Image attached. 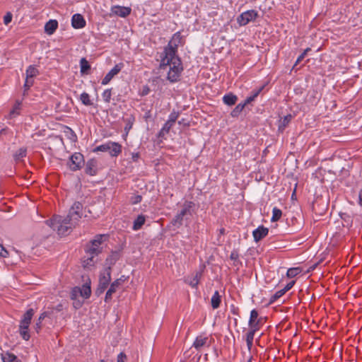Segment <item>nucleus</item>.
Listing matches in <instances>:
<instances>
[{
	"label": "nucleus",
	"mask_w": 362,
	"mask_h": 362,
	"mask_svg": "<svg viewBox=\"0 0 362 362\" xmlns=\"http://www.w3.org/2000/svg\"><path fill=\"white\" fill-rule=\"evenodd\" d=\"M223 100L225 104L228 105H235V103L237 102L238 98L233 93H229L223 96Z\"/></svg>",
	"instance_id": "obj_22"
},
{
	"label": "nucleus",
	"mask_w": 362,
	"mask_h": 362,
	"mask_svg": "<svg viewBox=\"0 0 362 362\" xmlns=\"http://www.w3.org/2000/svg\"><path fill=\"white\" fill-rule=\"evenodd\" d=\"M0 257L6 258L8 257V252L7 250L0 244Z\"/></svg>",
	"instance_id": "obj_44"
},
{
	"label": "nucleus",
	"mask_w": 362,
	"mask_h": 362,
	"mask_svg": "<svg viewBox=\"0 0 362 362\" xmlns=\"http://www.w3.org/2000/svg\"><path fill=\"white\" fill-rule=\"evenodd\" d=\"M83 163V156L81 153H75L70 157L68 165L72 171H76L82 168Z\"/></svg>",
	"instance_id": "obj_8"
},
{
	"label": "nucleus",
	"mask_w": 362,
	"mask_h": 362,
	"mask_svg": "<svg viewBox=\"0 0 362 362\" xmlns=\"http://www.w3.org/2000/svg\"><path fill=\"white\" fill-rule=\"evenodd\" d=\"M202 276L201 272H197L194 274L187 276L185 279V282L191 286L192 288H196L199 284V279Z\"/></svg>",
	"instance_id": "obj_15"
},
{
	"label": "nucleus",
	"mask_w": 362,
	"mask_h": 362,
	"mask_svg": "<svg viewBox=\"0 0 362 362\" xmlns=\"http://www.w3.org/2000/svg\"><path fill=\"white\" fill-rule=\"evenodd\" d=\"M125 358L126 356L124 354L120 353L117 356V362H124Z\"/></svg>",
	"instance_id": "obj_49"
},
{
	"label": "nucleus",
	"mask_w": 362,
	"mask_h": 362,
	"mask_svg": "<svg viewBox=\"0 0 362 362\" xmlns=\"http://www.w3.org/2000/svg\"><path fill=\"white\" fill-rule=\"evenodd\" d=\"M245 103H240L238 104L231 112L230 115L233 117H238L240 112L243 111L245 106Z\"/></svg>",
	"instance_id": "obj_31"
},
{
	"label": "nucleus",
	"mask_w": 362,
	"mask_h": 362,
	"mask_svg": "<svg viewBox=\"0 0 362 362\" xmlns=\"http://www.w3.org/2000/svg\"><path fill=\"white\" fill-rule=\"evenodd\" d=\"M194 206V203L192 202H185L182 206L180 214L184 217L187 214H191L190 210Z\"/></svg>",
	"instance_id": "obj_23"
},
{
	"label": "nucleus",
	"mask_w": 362,
	"mask_h": 362,
	"mask_svg": "<svg viewBox=\"0 0 362 362\" xmlns=\"http://www.w3.org/2000/svg\"><path fill=\"white\" fill-rule=\"evenodd\" d=\"M33 78H29L28 76H26L25 84H24L25 90H28L33 85V83H34Z\"/></svg>",
	"instance_id": "obj_43"
},
{
	"label": "nucleus",
	"mask_w": 362,
	"mask_h": 362,
	"mask_svg": "<svg viewBox=\"0 0 362 362\" xmlns=\"http://www.w3.org/2000/svg\"><path fill=\"white\" fill-rule=\"evenodd\" d=\"M310 50H311V49L308 47V48L305 49L303 53H305V55H306V54H307V53H308V52H310Z\"/></svg>",
	"instance_id": "obj_55"
},
{
	"label": "nucleus",
	"mask_w": 362,
	"mask_h": 362,
	"mask_svg": "<svg viewBox=\"0 0 362 362\" xmlns=\"http://www.w3.org/2000/svg\"><path fill=\"white\" fill-rule=\"evenodd\" d=\"M124 281V280L122 278L117 279L115 281H114L109 288V289L107 291L105 297V301L106 303L110 302L112 298V294L116 292L117 288L121 286L122 283Z\"/></svg>",
	"instance_id": "obj_9"
},
{
	"label": "nucleus",
	"mask_w": 362,
	"mask_h": 362,
	"mask_svg": "<svg viewBox=\"0 0 362 362\" xmlns=\"http://www.w3.org/2000/svg\"><path fill=\"white\" fill-rule=\"evenodd\" d=\"M300 272L299 268H290L288 269L286 275L288 278H293Z\"/></svg>",
	"instance_id": "obj_39"
},
{
	"label": "nucleus",
	"mask_w": 362,
	"mask_h": 362,
	"mask_svg": "<svg viewBox=\"0 0 362 362\" xmlns=\"http://www.w3.org/2000/svg\"><path fill=\"white\" fill-rule=\"evenodd\" d=\"M255 99V98L252 95H251L250 96H249L246 98V100H245L244 103H245V105H247V104L250 103L251 102L254 101Z\"/></svg>",
	"instance_id": "obj_50"
},
{
	"label": "nucleus",
	"mask_w": 362,
	"mask_h": 362,
	"mask_svg": "<svg viewBox=\"0 0 362 362\" xmlns=\"http://www.w3.org/2000/svg\"><path fill=\"white\" fill-rule=\"evenodd\" d=\"M58 28V22L56 20H49L45 25V32L47 35H52Z\"/></svg>",
	"instance_id": "obj_17"
},
{
	"label": "nucleus",
	"mask_w": 362,
	"mask_h": 362,
	"mask_svg": "<svg viewBox=\"0 0 362 362\" xmlns=\"http://www.w3.org/2000/svg\"><path fill=\"white\" fill-rule=\"evenodd\" d=\"M286 293V291H284V288L279 290V291H277L275 292V293L272 296V298H271V300L272 301H275L276 300L279 299V298H281L282 296H284V294Z\"/></svg>",
	"instance_id": "obj_42"
},
{
	"label": "nucleus",
	"mask_w": 362,
	"mask_h": 362,
	"mask_svg": "<svg viewBox=\"0 0 362 362\" xmlns=\"http://www.w3.org/2000/svg\"><path fill=\"white\" fill-rule=\"evenodd\" d=\"M80 99L82 103L86 106H89L93 104L91 100H90V96L87 93H83L81 95Z\"/></svg>",
	"instance_id": "obj_36"
},
{
	"label": "nucleus",
	"mask_w": 362,
	"mask_h": 362,
	"mask_svg": "<svg viewBox=\"0 0 362 362\" xmlns=\"http://www.w3.org/2000/svg\"><path fill=\"white\" fill-rule=\"evenodd\" d=\"M29 326L30 323L21 320L19 325L20 334L25 340H28L30 339V334L28 332Z\"/></svg>",
	"instance_id": "obj_16"
},
{
	"label": "nucleus",
	"mask_w": 362,
	"mask_h": 362,
	"mask_svg": "<svg viewBox=\"0 0 362 362\" xmlns=\"http://www.w3.org/2000/svg\"><path fill=\"white\" fill-rule=\"evenodd\" d=\"M78 296H81L80 287H74L71 292V298L73 300L76 299Z\"/></svg>",
	"instance_id": "obj_41"
},
{
	"label": "nucleus",
	"mask_w": 362,
	"mask_h": 362,
	"mask_svg": "<svg viewBox=\"0 0 362 362\" xmlns=\"http://www.w3.org/2000/svg\"><path fill=\"white\" fill-rule=\"evenodd\" d=\"M71 25L76 29L83 28L86 25V21L82 15L76 13L72 16Z\"/></svg>",
	"instance_id": "obj_14"
},
{
	"label": "nucleus",
	"mask_w": 362,
	"mask_h": 362,
	"mask_svg": "<svg viewBox=\"0 0 362 362\" xmlns=\"http://www.w3.org/2000/svg\"><path fill=\"white\" fill-rule=\"evenodd\" d=\"M95 151H107L112 156H117L122 151L121 146L115 142H109L98 146Z\"/></svg>",
	"instance_id": "obj_6"
},
{
	"label": "nucleus",
	"mask_w": 362,
	"mask_h": 362,
	"mask_svg": "<svg viewBox=\"0 0 362 362\" xmlns=\"http://www.w3.org/2000/svg\"><path fill=\"white\" fill-rule=\"evenodd\" d=\"M180 362H185V361H181Z\"/></svg>",
	"instance_id": "obj_58"
},
{
	"label": "nucleus",
	"mask_w": 362,
	"mask_h": 362,
	"mask_svg": "<svg viewBox=\"0 0 362 362\" xmlns=\"http://www.w3.org/2000/svg\"><path fill=\"white\" fill-rule=\"evenodd\" d=\"M33 315H34V310L33 308H30V309L28 310L27 312L23 315L21 320L30 324L31 320H32Z\"/></svg>",
	"instance_id": "obj_33"
},
{
	"label": "nucleus",
	"mask_w": 362,
	"mask_h": 362,
	"mask_svg": "<svg viewBox=\"0 0 362 362\" xmlns=\"http://www.w3.org/2000/svg\"><path fill=\"white\" fill-rule=\"evenodd\" d=\"M98 170V162L95 159L92 158L87 161L86 164L85 172L86 174L93 176L96 175Z\"/></svg>",
	"instance_id": "obj_12"
},
{
	"label": "nucleus",
	"mask_w": 362,
	"mask_h": 362,
	"mask_svg": "<svg viewBox=\"0 0 362 362\" xmlns=\"http://www.w3.org/2000/svg\"><path fill=\"white\" fill-rule=\"evenodd\" d=\"M161 66H169L168 79L170 82L174 83L179 81L183 67L180 59L175 54V47L170 45L169 47L165 48Z\"/></svg>",
	"instance_id": "obj_2"
},
{
	"label": "nucleus",
	"mask_w": 362,
	"mask_h": 362,
	"mask_svg": "<svg viewBox=\"0 0 362 362\" xmlns=\"http://www.w3.org/2000/svg\"><path fill=\"white\" fill-rule=\"evenodd\" d=\"M305 57V53H302L297 59L295 65L300 63Z\"/></svg>",
	"instance_id": "obj_52"
},
{
	"label": "nucleus",
	"mask_w": 362,
	"mask_h": 362,
	"mask_svg": "<svg viewBox=\"0 0 362 362\" xmlns=\"http://www.w3.org/2000/svg\"><path fill=\"white\" fill-rule=\"evenodd\" d=\"M208 341L209 339L206 337H197L193 343V346L196 349L199 350L202 347L205 346Z\"/></svg>",
	"instance_id": "obj_18"
},
{
	"label": "nucleus",
	"mask_w": 362,
	"mask_h": 362,
	"mask_svg": "<svg viewBox=\"0 0 362 362\" xmlns=\"http://www.w3.org/2000/svg\"><path fill=\"white\" fill-rule=\"evenodd\" d=\"M123 66L124 64L122 63L116 64L103 78L101 83L103 85H107L112 78L122 70Z\"/></svg>",
	"instance_id": "obj_10"
},
{
	"label": "nucleus",
	"mask_w": 362,
	"mask_h": 362,
	"mask_svg": "<svg viewBox=\"0 0 362 362\" xmlns=\"http://www.w3.org/2000/svg\"><path fill=\"white\" fill-rule=\"evenodd\" d=\"M230 258L233 260H236L238 258V254L237 252H232Z\"/></svg>",
	"instance_id": "obj_51"
},
{
	"label": "nucleus",
	"mask_w": 362,
	"mask_h": 362,
	"mask_svg": "<svg viewBox=\"0 0 362 362\" xmlns=\"http://www.w3.org/2000/svg\"><path fill=\"white\" fill-rule=\"evenodd\" d=\"M82 209V204L76 202L69 209L66 218L61 216H54L52 218L47 220L46 223L53 230H57L59 235H65L70 233L72 228L78 224L83 215Z\"/></svg>",
	"instance_id": "obj_1"
},
{
	"label": "nucleus",
	"mask_w": 362,
	"mask_h": 362,
	"mask_svg": "<svg viewBox=\"0 0 362 362\" xmlns=\"http://www.w3.org/2000/svg\"><path fill=\"white\" fill-rule=\"evenodd\" d=\"M358 203L361 206H362V189L359 192L358 194Z\"/></svg>",
	"instance_id": "obj_54"
},
{
	"label": "nucleus",
	"mask_w": 362,
	"mask_h": 362,
	"mask_svg": "<svg viewBox=\"0 0 362 362\" xmlns=\"http://www.w3.org/2000/svg\"><path fill=\"white\" fill-rule=\"evenodd\" d=\"M246 343H247V346L248 348V350L250 351V349L252 346V344H253V341H246Z\"/></svg>",
	"instance_id": "obj_53"
},
{
	"label": "nucleus",
	"mask_w": 362,
	"mask_h": 362,
	"mask_svg": "<svg viewBox=\"0 0 362 362\" xmlns=\"http://www.w3.org/2000/svg\"><path fill=\"white\" fill-rule=\"evenodd\" d=\"M294 284H295L294 281H291L289 283H288L286 284V286L284 288V291L286 292L289 291L293 286Z\"/></svg>",
	"instance_id": "obj_47"
},
{
	"label": "nucleus",
	"mask_w": 362,
	"mask_h": 362,
	"mask_svg": "<svg viewBox=\"0 0 362 362\" xmlns=\"http://www.w3.org/2000/svg\"><path fill=\"white\" fill-rule=\"evenodd\" d=\"M12 21V14L8 12L4 17V23L5 25H8Z\"/></svg>",
	"instance_id": "obj_46"
},
{
	"label": "nucleus",
	"mask_w": 362,
	"mask_h": 362,
	"mask_svg": "<svg viewBox=\"0 0 362 362\" xmlns=\"http://www.w3.org/2000/svg\"><path fill=\"white\" fill-rule=\"evenodd\" d=\"M146 221L145 216L143 215H139L134 221L133 229L134 230H139L141 226L144 224Z\"/></svg>",
	"instance_id": "obj_24"
},
{
	"label": "nucleus",
	"mask_w": 362,
	"mask_h": 362,
	"mask_svg": "<svg viewBox=\"0 0 362 362\" xmlns=\"http://www.w3.org/2000/svg\"><path fill=\"white\" fill-rule=\"evenodd\" d=\"M27 150L25 148H19L13 155L15 160H21L23 158L26 156Z\"/></svg>",
	"instance_id": "obj_27"
},
{
	"label": "nucleus",
	"mask_w": 362,
	"mask_h": 362,
	"mask_svg": "<svg viewBox=\"0 0 362 362\" xmlns=\"http://www.w3.org/2000/svg\"><path fill=\"white\" fill-rule=\"evenodd\" d=\"M258 16V13L255 10H249L242 13L238 18L237 22L240 26L245 25L250 22L255 21Z\"/></svg>",
	"instance_id": "obj_7"
},
{
	"label": "nucleus",
	"mask_w": 362,
	"mask_h": 362,
	"mask_svg": "<svg viewBox=\"0 0 362 362\" xmlns=\"http://www.w3.org/2000/svg\"><path fill=\"white\" fill-rule=\"evenodd\" d=\"M107 238L106 235H97L90 243L86 246V255L95 257L102 251L101 245Z\"/></svg>",
	"instance_id": "obj_4"
},
{
	"label": "nucleus",
	"mask_w": 362,
	"mask_h": 362,
	"mask_svg": "<svg viewBox=\"0 0 362 362\" xmlns=\"http://www.w3.org/2000/svg\"><path fill=\"white\" fill-rule=\"evenodd\" d=\"M181 40H182V37H181L180 33L179 32L175 33L173 35L172 40L168 43V45L166 47H169L171 45V46L173 47H175V54H176L177 46H178L179 43H180Z\"/></svg>",
	"instance_id": "obj_20"
},
{
	"label": "nucleus",
	"mask_w": 362,
	"mask_h": 362,
	"mask_svg": "<svg viewBox=\"0 0 362 362\" xmlns=\"http://www.w3.org/2000/svg\"><path fill=\"white\" fill-rule=\"evenodd\" d=\"M47 314L46 312H44L42 313L39 318L37 319V322H35V325L34 326L35 327V329L36 330L37 332H39V330L41 329V324H42V321L47 317Z\"/></svg>",
	"instance_id": "obj_35"
},
{
	"label": "nucleus",
	"mask_w": 362,
	"mask_h": 362,
	"mask_svg": "<svg viewBox=\"0 0 362 362\" xmlns=\"http://www.w3.org/2000/svg\"><path fill=\"white\" fill-rule=\"evenodd\" d=\"M39 74L38 69L34 66H29L26 70V76L34 78Z\"/></svg>",
	"instance_id": "obj_28"
},
{
	"label": "nucleus",
	"mask_w": 362,
	"mask_h": 362,
	"mask_svg": "<svg viewBox=\"0 0 362 362\" xmlns=\"http://www.w3.org/2000/svg\"><path fill=\"white\" fill-rule=\"evenodd\" d=\"M211 306L214 309H216L221 304V296L218 291H216L211 299Z\"/></svg>",
	"instance_id": "obj_21"
},
{
	"label": "nucleus",
	"mask_w": 362,
	"mask_h": 362,
	"mask_svg": "<svg viewBox=\"0 0 362 362\" xmlns=\"http://www.w3.org/2000/svg\"><path fill=\"white\" fill-rule=\"evenodd\" d=\"M141 199H142V197L141 195H135V196H133L132 198H131V202L132 204H136L139 202H141Z\"/></svg>",
	"instance_id": "obj_45"
},
{
	"label": "nucleus",
	"mask_w": 362,
	"mask_h": 362,
	"mask_svg": "<svg viewBox=\"0 0 362 362\" xmlns=\"http://www.w3.org/2000/svg\"><path fill=\"white\" fill-rule=\"evenodd\" d=\"M257 318H258V313L255 309H253L250 312V320H249V322H248L249 327H253V326L259 327V325H258L259 320H257Z\"/></svg>",
	"instance_id": "obj_19"
},
{
	"label": "nucleus",
	"mask_w": 362,
	"mask_h": 362,
	"mask_svg": "<svg viewBox=\"0 0 362 362\" xmlns=\"http://www.w3.org/2000/svg\"><path fill=\"white\" fill-rule=\"evenodd\" d=\"M183 216L179 213L172 220V224L176 227H180L182 223Z\"/></svg>",
	"instance_id": "obj_37"
},
{
	"label": "nucleus",
	"mask_w": 362,
	"mask_h": 362,
	"mask_svg": "<svg viewBox=\"0 0 362 362\" xmlns=\"http://www.w3.org/2000/svg\"><path fill=\"white\" fill-rule=\"evenodd\" d=\"M60 307H61V305H59V306L57 307V310H60Z\"/></svg>",
	"instance_id": "obj_57"
},
{
	"label": "nucleus",
	"mask_w": 362,
	"mask_h": 362,
	"mask_svg": "<svg viewBox=\"0 0 362 362\" xmlns=\"http://www.w3.org/2000/svg\"><path fill=\"white\" fill-rule=\"evenodd\" d=\"M251 360H252V358L250 357V358L248 359L247 362H252V361H251Z\"/></svg>",
	"instance_id": "obj_56"
},
{
	"label": "nucleus",
	"mask_w": 362,
	"mask_h": 362,
	"mask_svg": "<svg viewBox=\"0 0 362 362\" xmlns=\"http://www.w3.org/2000/svg\"><path fill=\"white\" fill-rule=\"evenodd\" d=\"M81 73L82 74H88V71L90 69V66L86 58H82L80 60Z\"/></svg>",
	"instance_id": "obj_25"
},
{
	"label": "nucleus",
	"mask_w": 362,
	"mask_h": 362,
	"mask_svg": "<svg viewBox=\"0 0 362 362\" xmlns=\"http://www.w3.org/2000/svg\"><path fill=\"white\" fill-rule=\"evenodd\" d=\"M282 216V211L281 209H278L277 207H274L272 209V216L271 218V221L272 222H275L279 221Z\"/></svg>",
	"instance_id": "obj_29"
},
{
	"label": "nucleus",
	"mask_w": 362,
	"mask_h": 362,
	"mask_svg": "<svg viewBox=\"0 0 362 362\" xmlns=\"http://www.w3.org/2000/svg\"><path fill=\"white\" fill-rule=\"evenodd\" d=\"M1 358L4 362H18L17 357L9 352L2 354Z\"/></svg>",
	"instance_id": "obj_26"
},
{
	"label": "nucleus",
	"mask_w": 362,
	"mask_h": 362,
	"mask_svg": "<svg viewBox=\"0 0 362 362\" xmlns=\"http://www.w3.org/2000/svg\"><path fill=\"white\" fill-rule=\"evenodd\" d=\"M269 233L268 228L264 227L263 226H259L252 232V235L254 238V240L255 242H259L260 240L264 238Z\"/></svg>",
	"instance_id": "obj_13"
},
{
	"label": "nucleus",
	"mask_w": 362,
	"mask_h": 362,
	"mask_svg": "<svg viewBox=\"0 0 362 362\" xmlns=\"http://www.w3.org/2000/svg\"><path fill=\"white\" fill-rule=\"evenodd\" d=\"M178 116L179 112L175 111L171 112L168 120L161 129L158 136H165V134H182V129L189 125V122L185 119L177 122Z\"/></svg>",
	"instance_id": "obj_3"
},
{
	"label": "nucleus",
	"mask_w": 362,
	"mask_h": 362,
	"mask_svg": "<svg viewBox=\"0 0 362 362\" xmlns=\"http://www.w3.org/2000/svg\"><path fill=\"white\" fill-rule=\"evenodd\" d=\"M131 8L129 7L114 6L111 8V12L118 16L125 18L129 16L131 13Z\"/></svg>",
	"instance_id": "obj_11"
},
{
	"label": "nucleus",
	"mask_w": 362,
	"mask_h": 362,
	"mask_svg": "<svg viewBox=\"0 0 362 362\" xmlns=\"http://www.w3.org/2000/svg\"><path fill=\"white\" fill-rule=\"evenodd\" d=\"M95 257L89 256L87 255L86 259H84L83 261V265L86 268H89L94 264V259Z\"/></svg>",
	"instance_id": "obj_38"
},
{
	"label": "nucleus",
	"mask_w": 362,
	"mask_h": 362,
	"mask_svg": "<svg viewBox=\"0 0 362 362\" xmlns=\"http://www.w3.org/2000/svg\"><path fill=\"white\" fill-rule=\"evenodd\" d=\"M112 96V89H106L102 94L103 100L105 103H110Z\"/></svg>",
	"instance_id": "obj_40"
},
{
	"label": "nucleus",
	"mask_w": 362,
	"mask_h": 362,
	"mask_svg": "<svg viewBox=\"0 0 362 362\" xmlns=\"http://www.w3.org/2000/svg\"><path fill=\"white\" fill-rule=\"evenodd\" d=\"M263 88H264V86H262L259 88H258L257 90H253L252 95L256 98L259 95L260 92L263 90Z\"/></svg>",
	"instance_id": "obj_48"
},
{
	"label": "nucleus",
	"mask_w": 362,
	"mask_h": 362,
	"mask_svg": "<svg viewBox=\"0 0 362 362\" xmlns=\"http://www.w3.org/2000/svg\"><path fill=\"white\" fill-rule=\"evenodd\" d=\"M292 119H293V116L291 114L287 115L285 117H284V118H282L279 121V122H280L279 129L285 128L288 124V123L291 121Z\"/></svg>",
	"instance_id": "obj_32"
},
{
	"label": "nucleus",
	"mask_w": 362,
	"mask_h": 362,
	"mask_svg": "<svg viewBox=\"0 0 362 362\" xmlns=\"http://www.w3.org/2000/svg\"><path fill=\"white\" fill-rule=\"evenodd\" d=\"M259 329V327H250V331L246 334V341H253L255 332Z\"/></svg>",
	"instance_id": "obj_34"
},
{
	"label": "nucleus",
	"mask_w": 362,
	"mask_h": 362,
	"mask_svg": "<svg viewBox=\"0 0 362 362\" xmlns=\"http://www.w3.org/2000/svg\"><path fill=\"white\" fill-rule=\"evenodd\" d=\"M80 288L81 291V297H83V298H88L90 297L91 290L89 286H88L87 284H84L81 287H80Z\"/></svg>",
	"instance_id": "obj_30"
},
{
	"label": "nucleus",
	"mask_w": 362,
	"mask_h": 362,
	"mask_svg": "<svg viewBox=\"0 0 362 362\" xmlns=\"http://www.w3.org/2000/svg\"><path fill=\"white\" fill-rule=\"evenodd\" d=\"M111 269L105 268L100 274L99 284L96 290V294L100 295L104 293L110 284L111 280Z\"/></svg>",
	"instance_id": "obj_5"
}]
</instances>
